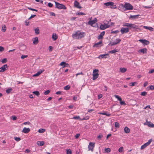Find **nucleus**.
Instances as JSON below:
<instances>
[{"label":"nucleus","instance_id":"nucleus-2","mask_svg":"<svg viewBox=\"0 0 154 154\" xmlns=\"http://www.w3.org/2000/svg\"><path fill=\"white\" fill-rule=\"evenodd\" d=\"M106 7H110L112 9H115L116 8V6L114 5V3L113 2H109L104 4Z\"/></svg>","mask_w":154,"mask_h":154},{"label":"nucleus","instance_id":"nucleus-61","mask_svg":"<svg viewBox=\"0 0 154 154\" xmlns=\"http://www.w3.org/2000/svg\"><path fill=\"white\" fill-rule=\"evenodd\" d=\"M23 124L25 125L26 124L30 125V123L29 122H25L23 123Z\"/></svg>","mask_w":154,"mask_h":154},{"label":"nucleus","instance_id":"nucleus-33","mask_svg":"<svg viewBox=\"0 0 154 154\" xmlns=\"http://www.w3.org/2000/svg\"><path fill=\"white\" fill-rule=\"evenodd\" d=\"M114 96L116 98H117L118 99V100L120 102L121 101V100H122L121 98L118 95H115Z\"/></svg>","mask_w":154,"mask_h":154},{"label":"nucleus","instance_id":"nucleus-42","mask_svg":"<svg viewBox=\"0 0 154 154\" xmlns=\"http://www.w3.org/2000/svg\"><path fill=\"white\" fill-rule=\"evenodd\" d=\"M147 94V93L146 92L143 91L141 93V95L143 96H145Z\"/></svg>","mask_w":154,"mask_h":154},{"label":"nucleus","instance_id":"nucleus-49","mask_svg":"<svg viewBox=\"0 0 154 154\" xmlns=\"http://www.w3.org/2000/svg\"><path fill=\"white\" fill-rule=\"evenodd\" d=\"M28 56L27 55H21V58L22 59H24V58L27 57Z\"/></svg>","mask_w":154,"mask_h":154},{"label":"nucleus","instance_id":"nucleus-12","mask_svg":"<svg viewBox=\"0 0 154 154\" xmlns=\"http://www.w3.org/2000/svg\"><path fill=\"white\" fill-rule=\"evenodd\" d=\"M8 66L7 64L3 65L0 68V72H3L6 70Z\"/></svg>","mask_w":154,"mask_h":154},{"label":"nucleus","instance_id":"nucleus-39","mask_svg":"<svg viewBox=\"0 0 154 154\" xmlns=\"http://www.w3.org/2000/svg\"><path fill=\"white\" fill-rule=\"evenodd\" d=\"M7 61V58H4L2 60L1 62L3 63H6Z\"/></svg>","mask_w":154,"mask_h":154},{"label":"nucleus","instance_id":"nucleus-34","mask_svg":"<svg viewBox=\"0 0 154 154\" xmlns=\"http://www.w3.org/2000/svg\"><path fill=\"white\" fill-rule=\"evenodd\" d=\"M32 93L35 94L37 96H38L40 95V93L38 91H34L32 92Z\"/></svg>","mask_w":154,"mask_h":154},{"label":"nucleus","instance_id":"nucleus-57","mask_svg":"<svg viewBox=\"0 0 154 154\" xmlns=\"http://www.w3.org/2000/svg\"><path fill=\"white\" fill-rule=\"evenodd\" d=\"M25 152L26 153H29L30 152V150L28 149H27L25 150Z\"/></svg>","mask_w":154,"mask_h":154},{"label":"nucleus","instance_id":"nucleus-15","mask_svg":"<svg viewBox=\"0 0 154 154\" xmlns=\"http://www.w3.org/2000/svg\"><path fill=\"white\" fill-rule=\"evenodd\" d=\"M139 41L144 45H148L149 44V41L143 39H140Z\"/></svg>","mask_w":154,"mask_h":154},{"label":"nucleus","instance_id":"nucleus-36","mask_svg":"<svg viewBox=\"0 0 154 154\" xmlns=\"http://www.w3.org/2000/svg\"><path fill=\"white\" fill-rule=\"evenodd\" d=\"M12 90V88H8L6 90V92L7 94H9L11 92Z\"/></svg>","mask_w":154,"mask_h":154},{"label":"nucleus","instance_id":"nucleus-3","mask_svg":"<svg viewBox=\"0 0 154 154\" xmlns=\"http://www.w3.org/2000/svg\"><path fill=\"white\" fill-rule=\"evenodd\" d=\"M122 7L124 8L126 10H132L133 9V7L128 3H125V5H122Z\"/></svg>","mask_w":154,"mask_h":154},{"label":"nucleus","instance_id":"nucleus-26","mask_svg":"<svg viewBox=\"0 0 154 154\" xmlns=\"http://www.w3.org/2000/svg\"><path fill=\"white\" fill-rule=\"evenodd\" d=\"M131 24V23H123V26H127L128 27L130 28Z\"/></svg>","mask_w":154,"mask_h":154},{"label":"nucleus","instance_id":"nucleus-60","mask_svg":"<svg viewBox=\"0 0 154 154\" xmlns=\"http://www.w3.org/2000/svg\"><path fill=\"white\" fill-rule=\"evenodd\" d=\"M80 135V134H77L75 135V137L76 138H77L79 137Z\"/></svg>","mask_w":154,"mask_h":154},{"label":"nucleus","instance_id":"nucleus-54","mask_svg":"<svg viewBox=\"0 0 154 154\" xmlns=\"http://www.w3.org/2000/svg\"><path fill=\"white\" fill-rule=\"evenodd\" d=\"M119 32V31L117 30H115L114 31H112L111 32V33H118Z\"/></svg>","mask_w":154,"mask_h":154},{"label":"nucleus","instance_id":"nucleus-8","mask_svg":"<svg viewBox=\"0 0 154 154\" xmlns=\"http://www.w3.org/2000/svg\"><path fill=\"white\" fill-rule=\"evenodd\" d=\"M122 34L125 33H127L129 32V29L128 28H122L120 30Z\"/></svg>","mask_w":154,"mask_h":154},{"label":"nucleus","instance_id":"nucleus-14","mask_svg":"<svg viewBox=\"0 0 154 154\" xmlns=\"http://www.w3.org/2000/svg\"><path fill=\"white\" fill-rule=\"evenodd\" d=\"M97 21V19L96 18H95L94 19L92 20H89L88 22V24L93 26V24L95 23Z\"/></svg>","mask_w":154,"mask_h":154},{"label":"nucleus","instance_id":"nucleus-13","mask_svg":"<svg viewBox=\"0 0 154 154\" xmlns=\"http://www.w3.org/2000/svg\"><path fill=\"white\" fill-rule=\"evenodd\" d=\"M74 7L78 8H81L82 7L80 5V4L77 1H75L74 2Z\"/></svg>","mask_w":154,"mask_h":154},{"label":"nucleus","instance_id":"nucleus-29","mask_svg":"<svg viewBox=\"0 0 154 154\" xmlns=\"http://www.w3.org/2000/svg\"><path fill=\"white\" fill-rule=\"evenodd\" d=\"M66 65H69V64L66 62H61L60 64V65L61 66H63V67H64L66 66Z\"/></svg>","mask_w":154,"mask_h":154},{"label":"nucleus","instance_id":"nucleus-23","mask_svg":"<svg viewBox=\"0 0 154 154\" xmlns=\"http://www.w3.org/2000/svg\"><path fill=\"white\" fill-rule=\"evenodd\" d=\"M106 56H109V54H104L101 55L99 57V58H106Z\"/></svg>","mask_w":154,"mask_h":154},{"label":"nucleus","instance_id":"nucleus-7","mask_svg":"<svg viewBox=\"0 0 154 154\" xmlns=\"http://www.w3.org/2000/svg\"><path fill=\"white\" fill-rule=\"evenodd\" d=\"M152 139H150L148 141L144 144L143 145H142L141 147V149H143L146 148L147 146H148L150 144L151 142H152Z\"/></svg>","mask_w":154,"mask_h":154},{"label":"nucleus","instance_id":"nucleus-28","mask_svg":"<svg viewBox=\"0 0 154 154\" xmlns=\"http://www.w3.org/2000/svg\"><path fill=\"white\" fill-rule=\"evenodd\" d=\"M127 69L125 68H121L120 69V72L122 73H124L127 71Z\"/></svg>","mask_w":154,"mask_h":154},{"label":"nucleus","instance_id":"nucleus-52","mask_svg":"<svg viewBox=\"0 0 154 154\" xmlns=\"http://www.w3.org/2000/svg\"><path fill=\"white\" fill-rule=\"evenodd\" d=\"M80 117L79 116H74L73 117V119H80Z\"/></svg>","mask_w":154,"mask_h":154},{"label":"nucleus","instance_id":"nucleus-24","mask_svg":"<svg viewBox=\"0 0 154 154\" xmlns=\"http://www.w3.org/2000/svg\"><path fill=\"white\" fill-rule=\"evenodd\" d=\"M44 71V70H40L38 72L36 73L33 75V76H37L39 75L42 73Z\"/></svg>","mask_w":154,"mask_h":154},{"label":"nucleus","instance_id":"nucleus-43","mask_svg":"<svg viewBox=\"0 0 154 154\" xmlns=\"http://www.w3.org/2000/svg\"><path fill=\"white\" fill-rule=\"evenodd\" d=\"M76 14L77 15H85V14L84 13H83L82 12H78L77 13H76Z\"/></svg>","mask_w":154,"mask_h":154},{"label":"nucleus","instance_id":"nucleus-1","mask_svg":"<svg viewBox=\"0 0 154 154\" xmlns=\"http://www.w3.org/2000/svg\"><path fill=\"white\" fill-rule=\"evenodd\" d=\"M85 35V32H81L80 31H78L72 35V38L75 39H81Z\"/></svg>","mask_w":154,"mask_h":154},{"label":"nucleus","instance_id":"nucleus-40","mask_svg":"<svg viewBox=\"0 0 154 154\" xmlns=\"http://www.w3.org/2000/svg\"><path fill=\"white\" fill-rule=\"evenodd\" d=\"M70 88V86L69 85H67L65 86L64 88V89L65 90H68Z\"/></svg>","mask_w":154,"mask_h":154},{"label":"nucleus","instance_id":"nucleus-27","mask_svg":"<svg viewBox=\"0 0 154 154\" xmlns=\"http://www.w3.org/2000/svg\"><path fill=\"white\" fill-rule=\"evenodd\" d=\"M130 28L134 29H138V27L135 24L131 23Z\"/></svg>","mask_w":154,"mask_h":154},{"label":"nucleus","instance_id":"nucleus-9","mask_svg":"<svg viewBox=\"0 0 154 154\" xmlns=\"http://www.w3.org/2000/svg\"><path fill=\"white\" fill-rule=\"evenodd\" d=\"M102 41H100L99 42L95 43L93 45V47L96 48H100L102 45Z\"/></svg>","mask_w":154,"mask_h":154},{"label":"nucleus","instance_id":"nucleus-53","mask_svg":"<svg viewBox=\"0 0 154 154\" xmlns=\"http://www.w3.org/2000/svg\"><path fill=\"white\" fill-rule=\"evenodd\" d=\"M11 118L14 121L17 119V117L15 116H12Z\"/></svg>","mask_w":154,"mask_h":154},{"label":"nucleus","instance_id":"nucleus-22","mask_svg":"<svg viewBox=\"0 0 154 154\" xmlns=\"http://www.w3.org/2000/svg\"><path fill=\"white\" fill-rule=\"evenodd\" d=\"M124 130V132L127 134L129 133L130 131V129L126 126Z\"/></svg>","mask_w":154,"mask_h":154},{"label":"nucleus","instance_id":"nucleus-21","mask_svg":"<svg viewBox=\"0 0 154 154\" xmlns=\"http://www.w3.org/2000/svg\"><path fill=\"white\" fill-rule=\"evenodd\" d=\"M147 49L146 48H144L140 50L139 51V52H140L142 53L143 54H146L147 53Z\"/></svg>","mask_w":154,"mask_h":154},{"label":"nucleus","instance_id":"nucleus-41","mask_svg":"<svg viewBox=\"0 0 154 154\" xmlns=\"http://www.w3.org/2000/svg\"><path fill=\"white\" fill-rule=\"evenodd\" d=\"M14 139L17 142L20 141L21 140L20 138V137H14Z\"/></svg>","mask_w":154,"mask_h":154},{"label":"nucleus","instance_id":"nucleus-17","mask_svg":"<svg viewBox=\"0 0 154 154\" xmlns=\"http://www.w3.org/2000/svg\"><path fill=\"white\" fill-rule=\"evenodd\" d=\"M30 131V129L29 128H24L22 130V132L24 133H28Z\"/></svg>","mask_w":154,"mask_h":154},{"label":"nucleus","instance_id":"nucleus-6","mask_svg":"<svg viewBox=\"0 0 154 154\" xmlns=\"http://www.w3.org/2000/svg\"><path fill=\"white\" fill-rule=\"evenodd\" d=\"M95 146V143L90 142L88 146V150L93 151Z\"/></svg>","mask_w":154,"mask_h":154},{"label":"nucleus","instance_id":"nucleus-38","mask_svg":"<svg viewBox=\"0 0 154 154\" xmlns=\"http://www.w3.org/2000/svg\"><path fill=\"white\" fill-rule=\"evenodd\" d=\"M105 150L106 152L108 153L111 151V149L109 148H106Z\"/></svg>","mask_w":154,"mask_h":154},{"label":"nucleus","instance_id":"nucleus-56","mask_svg":"<svg viewBox=\"0 0 154 154\" xmlns=\"http://www.w3.org/2000/svg\"><path fill=\"white\" fill-rule=\"evenodd\" d=\"M123 149V147H121L120 148H119V151L120 152H122V151Z\"/></svg>","mask_w":154,"mask_h":154},{"label":"nucleus","instance_id":"nucleus-64","mask_svg":"<svg viewBox=\"0 0 154 154\" xmlns=\"http://www.w3.org/2000/svg\"><path fill=\"white\" fill-rule=\"evenodd\" d=\"M154 72V69H152L151 70H150V71H149V72L148 73L149 74H150V73H153Z\"/></svg>","mask_w":154,"mask_h":154},{"label":"nucleus","instance_id":"nucleus-46","mask_svg":"<svg viewBox=\"0 0 154 154\" xmlns=\"http://www.w3.org/2000/svg\"><path fill=\"white\" fill-rule=\"evenodd\" d=\"M6 27L5 25L3 26H2V30L3 32H5L6 31Z\"/></svg>","mask_w":154,"mask_h":154},{"label":"nucleus","instance_id":"nucleus-19","mask_svg":"<svg viewBox=\"0 0 154 154\" xmlns=\"http://www.w3.org/2000/svg\"><path fill=\"white\" fill-rule=\"evenodd\" d=\"M38 42V38L36 37L33 39V43L34 44H37Z\"/></svg>","mask_w":154,"mask_h":154},{"label":"nucleus","instance_id":"nucleus-59","mask_svg":"<svg viewBox=\"0 0 154 154\" xmlns=\"http://www.w3.org/2000/svg\"><path fill=\"white\" fill-rule=\"evenodd\" d=\"M148 84L147 82H145L143 84L144 87H145L146 86H147L148 85Z\"/></svg>","mask_w":154,"mask_h":154},{"label":"nucleus","instance_id":"nucleus-37","mask_svg":"<svg viewBox=\"0 0 154 154\" xmlns=\"http://www.w3.org/2000/svg\"><path fill=\"white\" fill-rule=\"evenodd\" d=\"M119 123L117 122H115V126L117 128H119Z\"/></svg>","mask_w":154,"mask_h":154},{"label":"nucleus","instance_id":"nucleus-18","mask_svg":"<svg viewBox=\"0 0 154 154\" xmlns=\"http://www.w3.org/2000/svg\"><path fill=\"white\" fill-rule=\"evenodd\" d=\"M105 33V31H103L101 32L100 35L98 36L97 38L98 39H102L103 38V36L104 35Z\"/></svg>","mask_w":154,"mask_h":154},{"label":"nucleus","instance_id":"nucleus-32","mask_svg":"<svg viewBox=\"0 0 154 154\" xmlns=\"http://www.w3.org/2000/svg\"><path fill=\"white\" fill-rule=\"evenodd\" d=\"M35 33L36 34L38 35L39 33V29L38 27H37L35 29Z\"/></svg>","mask_w":154,"mask_h":154},{"label":"nucleus","instance_id":"nucleus-48","mask_svg":"<svg viewBox=\"0 0 154 154\" xmlns=\"http://www.w3.org/2000/svg\"><path fill=\"white\" fill-rule=\"evenodd\" d=\"M137 82H131L130 83V86H134L135 84H136Z\"/></svg>","mask_w":154,"mask_h":154},{"label":"nucleus","instance_id":"nucleus-25","mask_svg":"<svg viewBox=\"0 0 154 154\" xmlns=\"http://www.w3.org/2000/svg\"><path fill=\"white\" fill-rule=\"evenodd\" d=\"M37 144L39 146H43L44 144V142L43 141H38L37 142Z\"/></svg>","mask_w":154,"mask_h":154},{"label":"nucleus","instance_id":"nucleus-50","mask_svg":"<svg viewBox=\"0 0 154 154\" xmlns=\"http://www.w3.org/2000/svg\"><path fill=\"white\" fill-rule=\"evenodd\" d=\"M50 90H48L44 92V94L45 95H47L50 93Z\"/></svg>","mask_w":154,"mask_h":154},{"label":"nucleus","instance_id":"nucleus-35","mask_svg":"<svg viewBox=\"0 0 154 154\" xmlns=\"http://www.w3.org/2000/svg\"><path fill=\"white\" fill-rule=\"evenodd\" d=\"M99 113L103 115H106L107 116H110L111 115V114H110L107 113L106 112H104L103 113Z\"/></svg>","mask_w":154,"mask_h":154},{"label":"nucleus","instance_id":"nucleus-47","mask_svg":"<svg viewBox=\"0 0 154 154\" xmlns=\"http://www.w3.org/2000/svg\"><path fill=\"white\" fill-rule=\"evenodd\" d=\"M45 129H40L38 130V132H39V133H42L45 132Z\"/></svg>","mask_w":154,"mask_h":154},{"label":"nucleus","instance_id":"nucleus-11","mask_svg":"<svg viewBox=\"0 0 154 154\" xmlns=\"http://www.w3.org/2000/svg\"><path fill=\"white\" fill-rule=\"evenodd\" d=\"M121 41V40L119 38L116 39V41H114L110 43L111 45L112 46L113 45H116L117 44H119Z\"/></svg>","mask_w":154,"mask_h":154},{"label":"nucleus","instance_id":"nucleus-45","mask_svg":"<svg viewBox=\"0 0 154 154\" xmlns=\"http://www.w3.org/2000/svg\"><path fill=\"white\" fill-rule=\"evenodd\" d=\"M117 51H117L114 49V50H112L110 51H109V53H111V54H113V53H115L116 52H117Z\"/></svg>","mask_w":154,"mask_h":154},{"label":"nucleus","instance_id":"nucleus-31","mask_svg":"<svg viewBox=\"0 0 154 154\" xmlns=\"http://www.w3.org/2000/svg\"><path fill=\"white\" fill-rule=\"evenodd\" d=\"M52 38L54 41L56 40L57 38V36L56 34H53L52 36Z\"/></svg>","mask_w":154,"mask_h":154},{"label":"nucleus","instance_id":"nucleus-10","mask_svg":"<svg viewBox=\"0 0 154 154\" xmlns=\"http://www.w3.org/2000/svg\"><path fill=\"white\" fill-rule=\"evenodd\" d=\"M109 26L110 25L107 24H101L100 26V28L101 30H104L108 28H109Z\"/></svg>","mask_w":154,"mask_h":154},{"label":"nucleus","instance_id":"nucleus-58","mask_svg":"<svg viewBox=\"0 0 154 154\" xmlns=\"http://www.w3.org/2000/svg\"><path fill=\"white\" fill-rule=\"evenodd\" d=\"M149 89L151 90H154V86L153 85H150L149 86Z\"/></svg>","mask_w":154,"mask_h":154},{"label":"nucleus","instance_id":"nucleus-16","mask_svg":"<svg viewBox=\"0 0 154 154\" xmlns=\"http://www.w3.org/2000/svg\"><path fill=\"white\" fill-rule=\"evenodd\" d=\"M144 124L145 125H148L149 127L151 128H154V124L151 122H148L146 123H144Z\"/></svg>","mask_w":154,"mask_h":154},{"label":"nucleus","instance_id":"nucleus-51","mask_svg":"<svg viewBox=\"0 0 154 154\" xmlns=\"http://www.w3.org/2000/svg\"><path fill=\"white\" fill-rule=\"evenodd\" d=\"M66 154H72V152L70 149L67 150Z\"/></svg>","mask_w":154,"mask_h":154},{"label":"nucleus","instance_id":"nucleus-63","mask_svg":"<svg viewBox=\"0 0 154 154\" xmlns=\"http://www.w3.org/2000/svg\"><path fill=\"white\" fill-rule=\"evenodd\" d=\"M4 50V48L0 46V51H2Z\"/></svg>","mask_w":154,"mask_h":154},{"label":"nucleus","instance_id":"nucleus-20","mask_svg":"<svg viewBox=\"0 0 154 154\" xmlns=\"http://www.w3.org/2000/svg\"><path fill=\"white\" fill-rule=\"evenodd\" d=\"M139 16H140V15H131L129 17V19H137L138 18Z\"/></svg>","mask_w":154,"mask_h":154},{"label":"nucleus","instance_id":"nucleus-62","mask_svg":"<svg viewBox=\"0 0 154 154\" xmlns=\"http://www.w3.org/2000/svg\"><path fill=\"white\" fill-rule=\"evenodd\" d=\"M103 135L101 134H100L99 136H98L97 137V138L99 139H101V138H102L103 137Z\"/></svg>","mask_w":154,"mask_h":154},{"label":"nucleus","instance_id":"nucleus-30","mask_svg":"<svg viewBox=\"0 0 154 154\" xmlns=\"http://www.w3.org/2000/svg\"><path fill=\"white\" fill-rule=\"evenodd\" d=\"M143 28H144L145 29H147L149 30H150L151 31H153V28L151 27H148L147 26H143Z\"/></svg>","mask_w":154,"mask_h":154},{"label":"nucleus","instance_id":"nucleus-44","mask_svg":"<svg viewBox=\"0 0 154 154\" xmlns=\"http://www.w3.org/2000/svg\"><path fill=\"white\" fill-rule=\"evenodd\" d=\"M120 104L121 105H125L126 103L124 101H122V100L120 102Z\"/></svg>","mask_w":154,"mask_h":154},{"label":"nucleus","instance_id":"nucleus-5","mask_svg":"<svg viewBox=\"0 0 154 154\" xmlns=\"http://www.w3.org/2000/svg\"><path fill=\"white\" fill-rule=\"evenodd\" d=\"M55 7L58 9H66V7L63 4H60L58 2H55Z\"/></svg>","mask_w":154,"mask_h":154},{"label":"nucleus","instance_id":"nucleus-55","mask_svg":"<svg viewBox=\"0 0 154 154\" xmlns=\"http://www.w3.org/2000/svg\"><path fill=\"white\" fill-rule=\"evenodd\" d=\"M48 6L49 7L51 8L53 6V5L51 3L49 2L48 3Z\"/></svg>","mask_w":154,"mask_h":154},{"label":"nucleus","instance_id":"nucleus-4","mask_svg":"<svg viewBox=\"0 0 154 154\" xmlns=\"http://www.w3.org/2000/svg\"><path fill=\"white\" fill-rule=\"evenodd\" d=\"M99 71V70L98 69H94L93 70L92 75V79L93 80H96L98 77L99 74L98 72Z\"/></svg>","mask_w":154,"mask_h":154}]
</instances>
